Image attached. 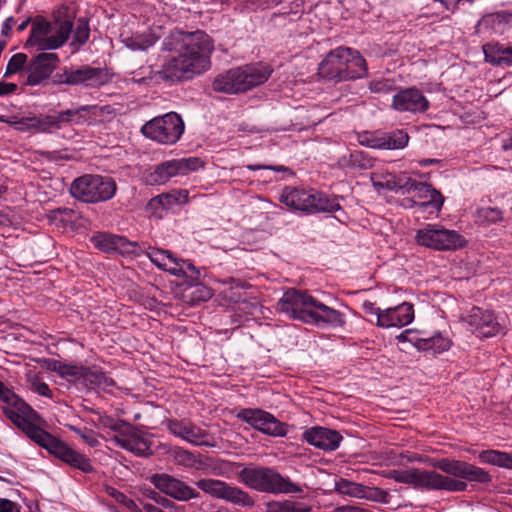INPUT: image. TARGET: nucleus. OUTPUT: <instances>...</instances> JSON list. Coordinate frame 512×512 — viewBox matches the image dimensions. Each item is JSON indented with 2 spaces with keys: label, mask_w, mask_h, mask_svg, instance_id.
<instances>
[{
  "label": "nucleus",
  "mask_w": 512,
  "mask_h": 512,
  "mask_svg": "<svg viewBox=\"0 0 512 512\" xmlns=\"http://www.w3.org/2000/svg\"><path fill=\"white\" fill-rule=\"evenodd\" d=\"M162 49L171 53L158 72L164 80L179 81L199 75L210 67L214 47L210 37L201 30L172 31L162 43Z\"/></svg>",
  "instance_id": "1"
},
{
  "label": "nucleus",
  "mask_w": 512,
  "mask_h": 512,
  "mask_svg": "<svg viewBox=\"0 0 512 512\" xmlns=\"http://www.w3.org/2000/svg\"><path fill=\"white\" fill-rule=\"evenodd\" d=\"M0 399L5 403L3 412L30 439L65 463L85 473L92 471L89 459L73 450L61 440L39 428L29 420L31 408L0 382Z\"/></svg>",
  "instance_id": "2"
},
{
  "label": "nucleus",
  "mask_w": 512,
  "mask_h": 512,
  "mask_svg": "<svg viewBox=\"0 0 512 512\" xmlns=\"http://www.w3.org/2000/svg\"><path fill=\"white\" fill-rule=\"evenodd\" d=\"M277 309L292 319L308 324L341 327L345 323L341 312L296 289H289L283 294L277 302Z\"/></svg>",
  "instance_id": "3"
},
{
  "label": "nucleus",
  "mask_w": 512,
  "mask_h": 512,
  "mask_svg": "<svg viewBox=\"0 0 512 512\" xmlns=\"http://www.w3.org/2000/svg\"><path fill=\"white\" fill-rule=\"evenodd\" d=\"M318 71L319 75L326 79L341 82L366 76L367 65L357 50L338 47L321 61Z\"/></svg>",
  "instance_id": "4"
},
{
  "label": "nucleus",
  "mask_w": 512,
  "mask_h": 512,
  "mask_svg": "<svg viewBox=\"0 0 512 512\" xmlns=\"http://www.w3.org/2000/svg\"><path fill=\"white\" fill-rule=\"evenodd\" d=\"M272 73L269 65L256 63L233 68L218 74L212 88L215 92L238 94L265 83Z\"/></svg>",
  "instance_id": "5"
},
{
  "label": "nucleus",
  "mask_w": 512,
  "mask_h": 512,
  "mask_svg": "<svg viewBox=\"0 0 512 512\" xmlns=\"http://www.w3.org/2000/svg\"><path fill=\"white\" fill-rule=\"evenodd\" d=\"M374 185L395 190L402 195H412L410 207H416L423 212L427 207H432L437 213L441 210L444 198L439 191L430 184L418 182L412 178L395 179L390 177L385 182H374Z\"/></svg>",
  "instance_id": "6"
},
{
  "label": "nucleus",
  "mask_w": 512,
  "mask_h": 512,
  "mask_svg": "<svg viewBox=\"0 0 512 512\" xmlns=\"http://www.w3.org/2000/svg\"><path fill=\"white\" fill-rule=\"evenodd\" d=\"M241 481L251 489L272 494L302 493L303 488L270 467L244 468Z\"/></svg>",
  "instance_id": "7"
},
{
  "label": "nucleus",
  "mask_w": 512,
  "mask_h": 512,
  "mask_svg": "<svg viewBox=\"0 0 512 512\" xmlns=\"http://www.w3.org/2000/svg\"><path fill=\"white\" fill-rule=\"evenodd\" d=\"M72 28L70 20H37L32 25L25 47L36 46L39 51L58 49L68 40Z\"/></svg>",
  "instance_id": "8"
},
{
  "label": "nucleus",
  "mask_w": 512,
  "mask_h": 512,
  "mask_svg": "<svg viewBox=\"0 0 512 512\" xmlns=\"http://www.w3.org/2000/svg\"><path fill=\"white\" fill-rule=\"evenodd\" d=\"M116 192V183L109 177L83 175L70 186L71 195L85 203H98L111 199Z\"/></svg>",
  "instance_id": "9"
},
{
  "label": "nucleus",
  "mask_w": 512,
  "mask_h": 512,
  "mask_svg": "<svg viewBox=\"0 0 512 512\" xmlns=\"http://www.w3.org/2000/svg\"><path fill=\"white\" fill-rule=\"evenodd\" d=\"M184 122L180 115L170 112L154 117L141 127V133L148 139L160 144L176 143L184 132Z\"/></svg>",
  "instance_id": "10"
},
{
  "label": "nucleus",
  "mask_w": 512,
  "mask_h": 512,
  "mask_svg": "<svg viewBox=\"0 0 512 512\" xmlns=\"http://www.w3.org/2000/svg\"><path fill=\"white\" fill-rule=\"evenodd\" d=\"M111 75L105 68L82 65L78 67H63L57 72L52 81L56 85L84 86L97 88L105 85Z\"/></svg>",
  "instance_id": "11"
},
{
  "label": "nucleus",
  "mask_w": 512,
  "mask_h": 512,
  "mask_svg": "<svg viewBox=\"0 0 512 512\" xmlns=\"http://www.w3.org/2000/svg\"><path fill=\"white\" fill-rule=\"evenodd\" d=\"M415 239L419 245L438 251L456 250L466 243L458 232L438 224H427L424 228L419 229Z\"/></svg>",
  "instance_id": "12"
},
{
  "label": "nucleus",
  "mask_w": 512,
  "mask_h": 512,
  "mask_svg": "<svg viewBox=\"0 0 512 512\" xmlns=\"http://www.w3.org/2000/svg\"><path fill=\"white\" fill-rule=\"evenodd\" d=\"M195 484L205 494L234 505L252 507L255 503L254 499L247 492L222 480L203 478L199 479Z\"/></svg>",
  "instance_id": "13"
},
{
  "label": "nucleus",
  "mask_w": 512,
  "mask_h": 512,
  "mask_svg": "<svg viewBox=\"0 0 512 512\" xmlns=\"http://www.w3.org/2000/svg\"><path fill=\"white\" fill-rule=\"evenodd\" d=\"M203 166L202 160L197 157L173 159L157 165L147 176L150 185H161L172 177L185 175Z\"/></svg>",
  "instance_id": "14"
},
{
  "label": "nucleus",
  "mask_w": 512,
  "mask_h": 512,
  "mask_svg": "<svg viewBox=\"0 0 512 512\" xmlns=\"http://www.w3.org/2000/svg\"><path fill=\"white\" fill-rule=\"evenodd\" d=\"M237 418L270 436L283 437L287 434L285 423L280 422L274 415L261 409H242L238 412Z\"/></svg>",
  "instance_id": "15"
},
{
  "label": "nucleus",
  "mask_w": 512,
  "mask_h": 512,
  "mask_svg": "<svg viewBox=\"0 0 512 512\" xmlns=\"http://www.w3.org/2000/svg\"><path fill=\"white\" fill-rule=\"evenodd\" d=\"M149 481L156 489L177 501H189L199 497V493L185 482L166 473H155Z\"/></svg>",
  "instance_id": "16"
},
{
  "label": "nucleus",
  "mask_w": 512,
  "mask_h": 512,
  "mask_svg": "<svg viewBox=\"0 0 512 512\" xmlns=\"http://www.w3.org/2000/svg\"><path fill=\"white\" fill-rule=\"evenodd\" d=\"M146 255L159 269L167 271L174 276L187 275L188 271H193L198 275V270L192 263L176 258L168 250L149 247Z\"/></svg>",
  "instance_id": "17"
},
{
  "label": "nucleus",
  "mask_w": 512,
  "mask_h": 512,
  "mask_svg": "<svg viewBox=\"0 0 512 512\" xmlns=\"http://www.w3.org/2000/svg\"><path fill=\"white\" fill-rule=\"evenodd\" d=\"M59 63V56L56 53L43 52L33 57L26 67V84L36 86L47 80Z\"/></svg>",
  "instance_id": "18"
},
{
  "label": "nucleus",
  "mask_w": 512,
  "mask_h": 512,
  "mask_svg": "<svg viewBox=\"0 0 512 512\" xmlns=\"http://www.w3.org/2000/svg\"><path fill=\"white\" fill-rule=\"evenodd\" d=\"M168 429L173 435L189 442L192 445L215 447V443L209 432L198 427L190 420H169Z\"/></svg>",
  "instance_id": "19"
},
{
  "label": "nucleus",
  "mask_w": 512,
  "mask_h": 512,
  "mask_svg": "<svg viewBox=\"0 0 512 512\" xmlns=\"http://www.w3.org/2000/svg\"><path fill=\"white\" fill-rule=\"evenodd\" d=\"M433 466L446 474L469 481L487 483L491 480L488 472L482 468L459 460L441 459L433 463Z\"/></svg>",
  "instance_id": "20"
},
{
  "label": "nucleus",
  "mask_w": 512,
  "mask_h": 512,
  "mask_svg": "<svg viewBox=\"0 0 512 512\" xmlns=\"http://www.w3.org/2000/svg\"><path fill=\"white\" fill-rule=\"evenodd\" d=\"M463 320L478 337H493L500 331V325L494 314L479 307H473Z\"/></svg>",
  "instance_id": "21"
},
{
  "label": "nucleus",
  "mask_w": 512,
  "mask_h": 512,
  "mask_svg": "<svg viewBox=\"0 0 512 512\" xmlns=\"http://www.w3.org/2000/svg\"><path fill=\"white\" fill-rule=\"evenodd\" d=\"M415 487L428 490L464 491L467 484L463 481L443 476L435 471L417 469Z\"/></svg>",
  "instance_id": "22"
},
{
  "label": "nucleus",
  "mask_w": 512,
  "mask_h": 512,
  "mask_svg": "<svg viewBox=\"0 0 512 512\" xmlns=\"http://www.w3.org/2000/svg\"><path fill=\"white\" fill-rule=\"evenodd\" d=\"M112 440L119 447L137 456L146 457L152 454L151 443L143 436L141 431L130 424L121 431V434H115Z\"/></svg>",
  "instance_id": "23"
},
{
  "label": "nucleus",
  "mask_w": 512,
  "mask_h": 512,
  "mask_svg": "<svg viewBox=\"0 0 512 512\" xmlns=\"http://www.w3.org/2000/svg\"><path fill=\"white\" fill-rule=\"evenodd\" d=\"M392 107L399 112H425L429 102L416 88L404 89L393 96Z\"/></svg>",
  "instance_id": "24"
},
{
  "label": "nucleus",
  "mask_w": 512,
  "mask_h": 512,
  "mask_svg": "<svg viewBox=\"0 0 512 512\" xmlns=\"http://www.w3.org/2000/svg\"><path fill=\"white\" fill-rule=\"evenodd\" d=\"M303 439L318 449L334 451L340 446L343 437L335 430L315 426L305 430Z\"/></svg>",
  "instance_id": "25"
},
{
  "label": "nucleus",
  "mask_w": 512,
  "mask_h": 512,
  "mask_svg": "<svg viewBox=\"0 0 512 512\" xmlns=\"http://www.w3.org/2000/svg\"><path fill=\"white\" fill-rule=\"evenodd\" d=\"M414 317L413 305L403 302L395 307L383 310V314L378 316V326L382 328H401L410 324Z\"/></svg>",
  "instance_id": "26"
},
{
  "label": "nucleus",
  "mask_w": 512,
  "mask_h": 512,
  "mask_svg": "<svg viewBox=\"0 0 512 512\" xmlns=\"http://www.w3.org/2000/svg\"><path fill=\"white\" fill-rule=\"evenodd\" d=\"M200 272L198 275L193 271H188L187 277L190 281H186L182 284V300L188 305H196L199 302L209 300L213 293L210 288L198 282Z\"/></svg>",
  "instance_id": "27"
},
{
  "label": "nucleus",
  "mask_w": 512,
  "mask_h": 512,
  "mask_svg": "<svg viewBox=\"0 0 512 512\" xmlns=\"http://www.w3.org/2000/svg\"><path fill=\"white\" fill-rule=\"evenodd\" d=\"M482 49L486 62L494 66H512V45L490 42L483 45Z\"/></svg>",
  "instance_id": "28"
},
{
  "label": "nucleus",
  "mask_w": 512,
  "mask_h": 512,
  "mask_svg": "<svg viewBox=\"0 0 512 512\" xmlns=\"http://www.w3.org/2000/svg\"><path fill=\"white\" fill-rule=\"evenodd\" d=\"M91 240L95 247L104 252L119 251L120 253H129L134 252L136 248L135 243H131L126 238L117 235L98 234L93 236Z\"/></svg>",
  "instance_id": "29"
},
{
  "label": "nucleus",
  "mask_w": 512,
  "mask_h": 512,
  "mask_svg": "<svg viewBox=\"0 0 512 512\" xmlns=\"http://www.w3.org/2000/svg\"><path fill=\"white\" fill-rule=\"evenodd\" d=\"M279 201L289 208L309 213L311 192L290 186L285 187L279 196Z\"/></svg>",
  "instance_id": "30"
},
{
  "label": "nucleus",
  "mask_w": 512,
  "mask_h": 512,
  "mask_svg": "<svg viewBox=\"0 0 512 512\" xmlns=\"http://www.w3.org/2000/svg\"><path fill=\"white\" fill-rule=\"evenodd\" d=\"M159 38V33L154 29H149L142 33L135 32L127 35L122 34L121 42L131 51H146L152 47Z\"/></svg>",
  "instance_id": "31"
},
{
  "label": "nucleus",
  "mask_w": 512,
  "mask_h": 512,
  "mask_svg": "<svg viewBox=\"0 0 512 512\" xmlns=\"http://www.w3.org/2000/svg\"><path fill=\"white\" fill-rule=\"evenodd\" d=\"M334 488L335 491L341 495L355 498L374 499L377 493H382L381 491L349 481L344 478L336 480Z\"/></svg>",
  "instance_id": "32"
},
{
  "label": "nucleus",
  "mask_w": 512,
  "mask_h": 512,
  "mask_svg": "<svg viewBox=\"0 0 512 512\" xmlns=\"http://www.w3.org/2000/svg\"><path fill=\"white\" fill-rule=\"evenodd\" d=\"M512 22V14L506 11L485 14L475 27L476 33H480L481 28L490 29L496 33H501Z\"/></svg>",
  "instance_id": "33"
},
{
  "label": "nucleus",
  "mask_w": 512,
  "mask_h": 512,
  "mask_svg": "<svg viewBox=\"0 0 512 512\" xmlns=\"http://www.w3.org/2000/svg\"><path fill=\"white\" fill-rule=\"evenodd\" d=\"M373 159L365 152L355 150L342 155L338 160V165L343 169L368 170L373 167Z\"/></svg>",
  "instance_id": "34"
},
{
  "label": "nucleus",
  "mask_w": 512,
  "mask_h": 512,
  "mask_svg": "<svg viewBox=\"0 0 512 512\" xmlns=\"http://www.w3.org/2000/svg\"><path fill=\"white\" fill-rule=\"evenodd\" d=\"M311 207L309 213H332L341 209L336 197H329L320 192H311Z\"/></svg>",
  "instance_id": "35"
},
{
  "label": "nucleus",
  "mask_w": 512,
  "mask_h": 512,
  "mask_svg": "<svg viewBox=\"0 0 512 512\" xmlns=\"http://www.w3.org/2000/svg\"><path fill=\"white\" fill-rule=\"evenodd\" d=\"M82 379L86 386L93 389L105 390L114 385L113 380L108 377L105 372L96 367H86Z\"/></svg>",
  "instance_id": "36"
},
{
  "label": "nucleus",
  "mask_w": 512,
  "mask_h": 512,
  "mask_svg": "<svg viewBox=\"0 0 512 512\" xmlns=\"http://www.w3.org/2000/svg\"><path fill=\"white\" fill-rule=\"evenodd\" d=\"M382 149H403L409 142V135L402 129L381 133Z\"/></svg>",
  "instance_id": "37"
},
{
  "label": "nucleus",
  "mask_w": 512,
  "mask_h": 512,
  "mask_svg": "<svg viewBox=\"0 0 512 512\" xmlns=\"http://www.w3.org/2000/svg\"><path fill=\"white\" fill-rule=\"evenodd\" d=\"M188 195L189 193L187 190H172L156 196L152 201L158 203L164 209H169L176 204L180 205L187 203Z\"/></svg>",
  "instance_id": "38"
},
{
  "label": "nucleus",
  "mask_w": 512,
  "mask_h": 512,
  "mask_svg": "<svg viewBox=\"0 0 512 512\" xmlns=\"http://www.w3.org/2000/svg\"><path fill=\"white\" fill-rule=\"evenodd\" d=\"M479 459L484 463L512 469V454L506 452L496 450L482 451L479 454Z\"/></svg>",
  "instance_id": "39"
},
{
  "label": "nucleus",
  "mask_w": 512,
  "mask_h": 512,
  "mask_svg": "<svg viewBox=\"0 0 512 512\" xmlns=\"http://www.w3.org/2000/svg\"><path fill=\"white\" fill-rule=\"evenodd\" d=\"M55 123L51 115H40L27 118L25 122L19 123V129L23 130L25 125L27 129H34L37 132H51L55 130L53 125Z\"/></svg>",
  "instance_id": "40"
},
{
  "label": "nucleus",
  "mask_w": 512,
  "mask_h": 512,
  "mask_svg": "<svg viewBox=\"0 0 512 512\" xmlns=\"http://www.w3.org/2000/svg\"><path fill=\"white\" fill-rule=\"evenodd\" d=\"M417 346L422 350H433L435 353H441L450 348L451 341L441 334H436L430 338L420 339Z\"/></svg>",
  "instance_id": "41"
},
{
  "label": "nucleus",
  "mask_w": 512,
  "mask_h": 512,
  "mask_svg": "<svg viewBox=\"0 0 512 512\" xmlns=\"http://www.w3.org/2000/svg\"><path fill=\"white\" fill-rule=\"evenodd\" d=\"M265 512H309V508L290 500L269 501L265 504Z\"/></svg>",
  "instance_id": "42"
},
{
  "label": "nucleus",
  "mask_w": 512,
  "mask_h": 512,
  "mask_svg": "<svg viewBox=\"0 0 512 512\" xmlns=\"http://www.w3.org/2000/svg\"><path fill=\"white\" fill-rule=\"evenodd\" d=\"M75 211L70 208H57L50 212L49 219L56 226L65 227L74 221Z\"/></svg>",
  "instance_id": "43"
},
{
  "label": "nucleus",
  "mask_w": 512,
  "mask_h": 512,
  "mask_svg": "<svg viewBox=\"0 0 512 512\" xmlns=\"http://www.w3.org/2000/svg\"><path fill=\"white\" fill-rule=\"evenodd\" d=\"M416 474L417 469H405V470H391L389 472V477L394 479L396 482L412 484L415 486L416 484Z\"/></svg>",
  "instance_id": "44"
},
{
  "label": "nucleus",
  "mask_w": 512,
  "mask_h": 512,
  "mask_svg": "<svg viewBox=\"0 0 512 512\" xmlns=\"http://www.w3.org/2000/svg\"><path fill=\"white\" fill-rule=\"evenodd\" d=\"M27 63V55L24 53L14 54L8 61L4 76L8 77L22 70Z\"/></svg>",
  "instance_id": "45"
},
{
  "label": "nucleus",
  "mask_w": 512,
  "mask_h": 512,
  "mask_svg": "<svg viewBox=\"0 0 512 512\" xmlns=\"http://www.w3.org/2000/svg\"><path fill=\"white\" fill-rule=\"evenodd\" d=\"M90 29L84 20H79L77 27L73 34L72 45H76L77 47L83 45L89 38Z\"/></svg>",
  "instance_id": "46"
},
{
  "label": "nucleus",
  "mask_w": 512,
  "mask_h": 512,
  "mask_svg": "<svg viewBox=\"0 0 512 512\" xmlns=\"http://www.w3.org/2000/svg\"><path fill=\"white\" fill-rule=\"evenodd\" d=\"M99 422L103 427L113 430L115 434H121V431L126 429L129 425L127 422L115 419L109 415H101Z\"/></svg>",
  "instance_id": "47"
},
{
  "label": "nucleus",
  "mask_w": 512,
  "mask_h": 512,
  "mask_svg": "<svg viewBox=\"0 0 512 512\" xmlns=\"http://www.w3.org/2000/svg\"><path fill=\"white\" fill-rule=\"evenodd\" d=\"M360 143L370 148L382 149L381 133H364L360 137Z\"/></svg>",
  "instance_id": "48"
},
{
  "label": "nucleus",
  "mask_w": 512,
  "mask_h": 512,
  "mask_svg": "<svg viewBox=\"0 0 512 512\" xmlns=\"http://www.w3.org/2000/svg\"><path fill=\"white\" fill-rule=\"evenodd\" d=\"M77 113L78 112H72V109H67L64 111H60L55 115H51L54 122H56L55 124H53L55 130L62 128L64 124L72 123L73 115Z\"/></svg>",
  "instance_id": "49"
},
{
  "label": "nucleus",
  "mask_w": 512,
  "mask_h": 512,
  "mask_svg": "<svg viewBox=\"0 0 512 512\" xmlns=\"http://www.w3.org/2000/svg\"><path fill=\"white\" fill-rule=\"evenodd\" d=\"M86 367L84 366H77V365H70L63 363L62 365V377H72L74 379H82Z\"/></svg>",
  "instance_id": "50"
},
{
  "label": "nucleus",
  "mask_w": 512,
  "mask_h": 512,
  "mask_svg": "<svg viewBox=\"0 0 512 512\" xmlns=\"http://www.w3.org/2000/svg\"><path fill=\"white\" fill-rule=\"evenodd\" d=\"M72 430L79 435V437L87 443L91 447H95L99 444V441L95 435V433L91 430L84 429L81 430L79 428L72 427Z\"/></svg>",
  "instance_id": "51"
},
{
  "label": "nucleus",
  "mask_w": 512,
  "mask_h": 512,
  "mask_svg": "<svg viewBox=\"0 0 512 512\" xmlns=\"http://www.w3.org/2000/svg\"><path fill=\"white\" fill-rule=\"evenodd\" d=\"M479 217L488 222H497L501 220L502 213L497 208L487 207L478 211Z\"/></svg>",
  "instance_id": "52"
},
{
  "label": "nucleus",
  "mask_w": 512,
  "mask_h": 512,
  "mask_svg": "<svg viewBox=\"0 0 512 512\" xmlns=\"http://www.w3.org/2000/svg\"><path fill=\"white\" fill-rule=\"evenodd\" d=\"M94 108H96V106L84 105L77 109H72V112H78L77 114L73 115L72 123H74L76 125H82L85 122H87L86 114Z\"/></svg>",
  "instance_id": "53"
},
{
  "label": "nucleus",
  "mask_w": 512,
  "mask_h": 512,
  "mask_svg": "<svg viewBox=\"0 0 512 512\" xmlns=\"http://www.w3.org/2000/svg\"><path fill=\"white\" fill-rule=\"evenodd\" d=\"M31 390L33 392L38 393L41 396H45V397H49V398H51V396H52L49 386L46 383L41 382L39 380L32 381Z\"/></svg>",
  "instance_id": "54"
},
{
  "label": "nucleus",
  "mask_w": 512,
  "mask_h": 512,
  "mask_svg": "<svg viewBox=\"0 0 512 512\" xmlns=\"http://www.w3.org/2000/svg\"><path fill=\"white\" fill-rule=\"evenodd\" d=\"M363 309L366 314L375 318V323L376 325H378V316L383 314V310H381L378 307H375V305L371 302H364Z\"/></svg>",
  "instance_id": "55"
},
{
  "label": "nucleus",
  "mask_w": 512,
  "mask_h": 512,
  "mask_svg": "<svg viewBox=\"0 0 512 512\" xmlns=\"http://www.w3.org/2000/svg\"><path fill=\"white\" fill-rule=\"evenodd\" d=\"M157 504L161 505L164 508L167 509H174L175 512H185V509L183 506H177L173 501L169 500L166 497L159 496L156 501Z\"/></svg>",
  "instance_id": "56"
},
{
  "label": "nucleus",
  "mask_w": 512,
  "mask_h": 512,
  "mask_svg": "<svg viewBox=\"0 0 512 512\" xmlns=\"http://www.w3.org/2000/svg\"><path fill=\"white\" fill-rule=\"evenodd\" d=\"M105 491L110 497H112L116 502H118L121 505H123L127 499V496L125 494H123L114 487L108 486L106 487Z\"/></svg>",
  "instance_id": "57"
},
{
  "label": "nucleus",
  "mask_w": 512,
  "mask_h": 512,
  "mask_svg": "<svg viewBox=\"0 0 512 512\" xmlns=\"http://www.w3.org/2000/svg\"><path fill=\"white\" fill-rule=\"evenodd\" d=\"M0 512H20L17 505L8 500L0 498Z\"/></svg>",
  "instance_id": "58"
},
{
  "label": "nucleus",
  "mask_w": 512,
  "mask_h": 512,
  "mask_svg": "<svg viewBox=\"0 0 512 512\" xmlns=\"http://www.w3.org/2000/svg\"><path fill=\"white\" fill-rule=\"evenodd\" d=\"M247 169L248 170H251V171H256V170H259V169H269V170H273V171H277V172H280V171H287L288 168L282 166V165H277V166H267V165H247Z\"/></svg>",
  "instance_id": "59"
},
{
  "label": "nucleus",
  "mask_w": 512,
  "mask_h": 512,
  "mask_svg": "<svg viewBox=\"0 0 512 512\" xmlns=\"http://www.w3.org/2000/svg\"><path fill=\"white\" fill-rule=\"evenodd\" d=\"M14 25L15 19L13 17H8L2 25L1 34L5 37H8Z\"/></svg>",
  "instance_id": "60"
},
{
  "label": "nucleus",
  "mask_w": 512,
  "mask_h": 512,
  "mask_svg": "<svg viewBox=\"0 0 512 512\" xmlns=\"http://www.w3.org/2000/svg\"><path fill=\"white\" fill-rule=\"evenodd\" d=\"M17 89L14 83L0 82V96L13 93Z\"/></svg>",
  "instance_id": "61"
},
{
  "label": "nucleus",
  "mask_w": 512,
  "mask_h": 512,
  "mask_svg": "<svg viewBox=\"0 0 512 512\" xmlns=\"http://www.w3.org/2000/svg\"><path fill=\"white\" fill-rule=\"evenodd\" d=\"M47 368L51 371L58 373L61 376L63 363L57 360H47Z\"/></svg>",
  "instance_id": "62"
},
{
  "label": "nucleus",
  "mask_w": 512,
  "mask_h": 512,
  "mask_svg": "<svg viewBox=\"0 0 512 512\" xmlns=\"http://www.w3.org/2000/svg\"><path fill=\"white\" fill-rule=\"evenodd\" d=\"M333 512H370L367 509L358 507V506H342L336 508Z\"/></svg>",
  "instance_id": "63"
},
{
  "label": "nucleus",
  "mask_w": 512,
  "mask_h": 512,
  "mask_svg": "<svg viewBox=\"0 0 512 512\" xmlns=\"http://www.w3.org/2000/svg\"><path fill=\"white\" fill-rule=\"evenodd\" d=\"M386 87H387V84L382 81H374V82H371L369 85V89L372 92H376V93L385 91Z\"/></svg>",
  "instance_id": "64"
}]
</instances>
